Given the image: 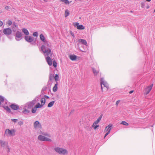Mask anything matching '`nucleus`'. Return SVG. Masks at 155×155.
Segmentation results:
<instances>
[{"instance_id": "nucleus-35", "label": "nucleus", "mask_w": 155, "mask_h": 155, "mask_svg": "<svg viewBox=\"0 0 155 155\" xmlns=\"http://www.w3.org/2000/svg\"><path fill=\"white\" fill-rule=\"evenodd\" d=\"M4 97L0 96V105H1V102L4 101Z\"/></svg>"}, {"instance_id": "nucleus-17", "label": "nucleus", "mask_w": 155, "mask_h": 155, "mask_svg": "<svg viewBox=\"0 0 155 155\" xmlns=\"http://www.w3.org/2000/svg\"><path fill=\"white\" fill-rule=\"evenodd\" d=\"M102 117V115H101L100 116V117L97 118V120H95L93 123L94 124L97 125L101 121V118Z\"/></svg>"}, {"instance_id": "nucleus-7", "label": "nucleus", "mask_w": 155, "mask_h": 155, "mask_svg": "<svg viewBox=\"0 0 155 155\" xmlns=\"http://www.w3.org/2000/svg\"><path fill=\"white\" fill-rule=\"evenodd\" d=\"M36 103L35 100H34L32 101L29 102L26 104L25 106L27 108H30L33 106Z\"/></svg>"}, {"instance_id": "nucleus-30", "label": "nucleus", "mask_w": 155, "mask_h": 155, "mask_svg": "<svg viewBox=\"0 0 155 155\" xmlns=\"http://www.w3.org/2000/svg\"><path fill=\"white\" fill-rule=\"evenodd\" d=\"M69 12L68 10H66L65 11V12L64 14V16L65 17H67L69 15Z\"/></svg>"}, {"instance_id": "nucleus-51", "label": "nucleus", "mask_w": 155, "mask_h": 155, "mask_svg": "<svg viewBox=\"0 0 155 155\" xmlns=\"http://www.w3.org/2000/svg\"><path fill=\"white\" fill-rule=\"evenodd\" d=\"M48 0H44V1L45 2H47Z\"/></svg>"}, {"instance_id": "nucleus-53", "label": "nucleus", "mask_w": 155, "mask_h": 155, "mask_svg": "<svg viewBox=\"0 0 155 155\" xmlns=\"http://www.w3.org/2000/svg\"><path fill=\"white\" fill-rule=\"evenodd\" d=\"M13 31L14 32H15L16 30H15L14 29H13Z\"/></svg>"}, {"instance_id": "nucleus-29", "label": "nucleus", "mask_w": 155, "mask_h": 155, "mask_svg": "<svg viewBox=\"0 0 155 155\" xmlns=\"http://www.w3.org/2000/svg\"><path fill=\"white\" fill-rule=\"evenodd\" d=\"M4 108L7 111L10 112H11V110L8 106H4Z\"/></svg>"}, {"instance_id": "nucleus-5", "label": "nucleus", "mask_w": 155, "mask_h": 155, "mask_svg": "<svg viewBox=\"0 0 155 155\" xmlns=\"http://www.w3.org/2000/svg\"><path fill=\"white\" fill-rule=\"evenodd\" d=\"M16 130L14 129L10 130L7 129L5 130L4 136L6 137L14 136L15 135Z\"/></svg>"}, {"instance_id": "nucleus-14", "label": "nucleus", "mask_w": 155, "mask_h": 155, "mask_svg": "<svg viewBox=\"0 0 155 155\" xmlns=\"http://www.w3.org/2000/svg\"><path fill=\"white\" fill-rule=\"evenodd\" d=\"M0 144L1 146L2 147L5 148L8 145V143L7 142L5 141H3L2 140L0 139Z\"/></svg>"}, {"instance_id": "nucleus-20", "label": "nucleus", "mask_w": 155, "mask_h": 155, "mask_svg": "<svg viewBox=\"0 0 155 155\" xmlns=\"http://www.w3.org/2000/svg\"><path fill=\"white\" fill-rule=\"evenodd\" d=\"M92 70L94 76H97L99 73V71L96 70L94 68H92Z\"/></svg>"}, {"instance_id": "nucleus-3", "label": "nucleus", "mask_w": 155, "mask_h": 155, "mask_svg": "<svg viewBox=\"0 0 155 155\" xmlns=\"http://www.w3.org/2000/svg\"><path fill=\"white\" fill-rule=\"evenodd\" d=\"M101 88L102 91L107 90L109 88V85L103 78L101 79Z\"/></svg>"}, {"instance_id": "nucleus-4", "label": "nucleus", "mask_w": 155, "mask_h": 155, "mask_svg": "<svg viewBox=\"0 0 155 155\" xmlns=\"http://www.w3.org/2000/svg\"><path fill=\"white\" fill-rule=\"evenodd\" d=\"M54 150L56 152L60 154L66 155L68 154V150L64 148L56 147L54 148Z\"/></svg>"}, {"instance_id": "nucleus-34", "label": "nucleus", "mask_w": 155, "mask_h": 155, "mask_svg": "<svg viewBox=\"0 0 155 155\" xmlns=\"http://www.w3.org/2000/svg\"><path fill=\"white\" fill-rule=\"evenodd\" d=\"M61 1L64 2L66 4L69 3V2L68 0H61Z\"/></svg>"}, {"instance_id": "nucleus-37", "label": "nucleus", "mask_w": 155, "mask_h": 155, "mask_svg": "<svg viewBox=\"0 0 155 155\" xmlns=\"http://www.w3.org/2000/svg\"><path fill=\"white\" fill-rule=\"evenodd\" d=\"M5 148H6L7 149V152H9L10 151V149L8 145V147H5Z\"/></svg>"}, {"instance_id": "nucleus-25", "label": "nucleus", "mask_w": 155, "mask_h": 155, "mask_svg": "<svg viewBox=\"0 0 155 155\" xmlns=\"http://www.w3.org/2000/svg\"><path fill=\"white\" fill-rule=\"evenodd\" d=\"M59 77L58 74H56L54 77V79L55 81H57L59 80Z\"/></svg>"}, {"instance_id": "nucleus-39", "label": "nucleus", "mask_w": 155, "mask_h": 155, "mask_svg": "<svg viewBox=\"0 0 155 155\" xmlns=\"http://www.w3.org/2000/svg\"><path fill=\"white\" fill-rule=\"evenodd\" d=\"M11 120L14 122H16L18 121V119H12Z\"/></svg>"}, {"instance_id": "nucleus-50", "label": "nucleus", "mask_w": 155, "mask_h": 155, "mask_svg": "<svg viewBox=\"0 0 155 155\" xmlns=\"http://www.w3.org/2000/svg\"><path fill=\"white\" fill-rule=\"evenodd\" d=\"M147 2H150L151 0H146Z\"/></svg>"}, {"instance_id": "nucleus-32", "label": "nucleus", "mask_w": 155, "mask_h": 155, "mask_svg": "<svg viewBox=\"0 0 155 155\" xmlns=\"http://www.w3.org/2000/svg\"><path fill=\"white\" fill-rule=\"evenodd\" d=\"M54 101L49 103V107H51L54 105Z\"/></svg>"}, {"instance_id": "nucleus-2", "label": "nucleus", "mask_w": 155, "mask_h": 155, "mask_svg": "<svg viewBox=\"0 0 155 155\" xmlns=\"http://www.w3.org/2000/svg\"><path fill=\"white\" fill-rule=\"evenodd\" d=\"M40 51L43 52L46 57V61L48 64V48H47L45 45H42L41 47Z\"/></svg>"}, {"instance_id": "nucleus-27", "label": "nucleus", "mask_w": 155, "mask_h": 155, "mask_svg": "<svg viewBox=\"0 0 155 155\" xmlns=\"http://www.w3.org/2000/svg\"><path fill=\"white\" fill-rule=\"evenodd\" d=\"M22 112L24 114H27L29 113L30 111L28 110L25 109Z\"/></svg>"}, {"instance_id": "nucleus-1", "label": "nucleus", "mask_w": 155, "mask_h": 155, "mask_svg": "<svg viewBox=\"0 0 155 155\" xmlns=\"http://www.w3.org/2000/svg\"><path fill=\"white\" fill-rule=\"evenodd\" d=\"M40 135L38 136V139L41 141H48V133L46 132H42L41 131H40Z\"/></svg>"}, {"instance_id": "nucleus-26", "label": "nucleus", "mask_w": 155, "mask_h": 155, "mask_svg": "<svg viewBox=\"0 0 155 155\" xmlns=\"http://www.w3.org/2000/svg\"><path fill=\"white\" fill-rule=\"evenodd\" d=\"M121 124L126 126H128L129 125L128 123L125 121H122L121 123Z\"/></svg>"}, {"instance_id": "nucleus-6", "label": "nucleus", "mask_w": 155, "mask_h": 155, "mask_svg": "<svg viewBox=\"0 0 155 155\" xmlns=\"http://www.w3.org/2000/svg\"><path fill=\"white\" fill-rule=\"evenodd\" d=\"M22 34L21 31H17L15 33V38L17 41H19L22 39Z\"/></svg>"}, {"instance_id": "nucleus-47", "label": "nucleus", "mask_w": 155, "mask_h": 155, "mask_svg": "<svg viewBox=\"0 0 155 155\" xmlns=\"http://www.w3.org/2000/svg\"><path fill=\"white\" fill-rule=\"evenodd\" d=\"M14 27H17V26L15 24H14Z\"/></svg>"}, {"instance_id": "nucleus-40", "label": "nucleus", "mask_w": 155, "mask_h": 155, "mask_svg": "<svg viewBox=\"0 0 155 155\" xmlns=\"http://www.w3.org/2000/svg\"><path fill=\"white\" fill-rule=\"evenodd\" d=\"M12 24V22L11 21L9 20L8 22V24L9 25H11Z\"/></svg>"}, {"instance_id": "nucleus-49", "label": "nucleus", "mask_w": 155, "mask_h": 155, "mask_svg": "<svg viewBox=\"0 0 155 155\" xmlns=\"http://www.w3.org/2000/svg\"><path fill=\"white\" fill-rule=\"evenodd\" d=\"M49 54H50V53L51 52V50L50 49H49Z\"/></svg>"}, {"instance_id": "nucleus-22", "label": "nucleus", "mask_w": 155, "mask_h": 155, "mask_svg": "<svg viewBox=\"0 0 155 155\" xmlns=\"http://www.w3.org/2000/svg\"><path fill=\"white\" fill-rule=\"evenodd\" d=\"M58 83H57L56 84H55L53 88V91L54 92H56L58 90Z\"/></svg>"}, {"instance_id": "nucleus-56", "label": "nucleus", "mask_w": 155, "mask_h": 155, "mask_svg": "<svg viewBox=\"0 0 155 155\" xmlns=\"http://www.w3.org/2000/svg\"><path fill=\"white\" fill-rule=\"evenodd\" d=\"M82 51L83 52H84V51Z\"/></svg>"}, {"instance_id": "nucleus-12", "label": "nucleus", "mask_w": 155, "mask_h": 155, "mask_svg": "<svg viewBox=\"0 0 155 155\" xmlns=\"http://www.w3.org/2000/svg\"><path fill=\"white\" fill-rule=\"evenodd\" d=\"M153 84H151L150 86H148L145 89V93L146 94H148L150 91H151V89H152V87H153Z\"/></svg>"}, {"instance_id": "nucleus-54", "label": "nucleus", "mask_w": 155, "mask_h": 155, "mask_svg": "<svg viewBox=\"0 0 155 155\" xmlns=\"http://www.w3.org/2000/svg\"><path fill=\"white\" fill-rule=\"evenodd\" d=\"M46 97H47V98H48V96H46Z\"/></svg>"}, {"instance_id": "nucleus-11", "label": "nucleus", "mask_w": 155, "mask_h": 155, "mask_svg": "<svg viewBox=\"0 0 155 155\" xmlns=\"http://www.w3.org/2000/svg\"><path fill=\"white\" fill-rule=\"evenodd\" d=\"M25 39L26 41L29 43L32 42L34 40L33 37L28 35L25 36Z\"/></svg>"}, {"instance_id": "nucleus-10", "label": "nucleus", "mask_w": 155, "mask_h": 155, "mask_svg": "<svg viewBox=\"0 0 155 155\" xmlns=\"http://www.w3.org/2000/svg\"><path fill=\"white\" fill-rule=\"evenodd\" d=\"M34 125L35 129H41L42 127L41 124L38 121H35L34 122Z\"/></svg>"}, {"instance_id": "nucleus-21", "label": "nucleus", "mask_w": 155, "mask_h": 155, "mask_svg": "<svg viewBox=\"0 0 155 155\" xmlns=\"http://www.w3.org/2000/svg\"><path fill=\"white\" fill-rule=\"evenodd\" d=\"M40 40L43 42H45V38L43 35L41 34L40 35Z\"/></svg>"}, {"instance_id": "nucleus-52", "label": "nucleus", "mask_w": 155, "mask_h": 155, "mask_svg": "<svg viewBox=\"0 0 155 155\" xmlns=\"http://www.w3.org/2000/svg\"><path fill=\"white\" fill-rule=\"evenodd\" d=\"M45 90V88H43L42 89V90Z\"/></svg>"}, {"instance_id": "nucleus-28", "label": "nucleus", "mask_w": 155, "mask_h": 155, "mask_svg": "<svg viewBox=\"0 0 155 155\" xmlns=\"http://www.w3.org/2000/svg\"><path fill=\"white\" fill-rule=\"evenodd\" d=\"M92 127H93L94 130H96L97 128L99 127V125H96L94 124H93L92 125Z\"/></svg>"}, {"instance_id": "nucleus-42", "label": "nucleus", "mask_w": 155, "mask_h": 155, "mask_svg": "<svg viewBox=\"0 0 155 155\" xmlns=\"http://www.w3.org/2000/svg\"><path fill=\"white\" fill-rule=\"evenodd\" d=\"M141 7L142 8H143L144 6V4L142 2L141 3Z\"/></svg>"}, {"instance_id": "nucleus-45", "label": "nucleus", "mask_w": 155, "mask_h": 155, "mask_svg": "<svg viewBox=\"0 0 155 155\" xmlns=\"http://www.w3.org/2000/svg\"><path fill=\"white\" fill-rule=\"evenodd\" d=\"M119 102H120V101H117V102H116V105H118V104L119 103Z\"/></svg>"}, {"instance_id": "nucleus-31", "label": "nucleus", "mask_w": 155, "mask_h": 155, "mask_svg": "<svg viewBox=\"0 0 155 155\" xmlns=\"http://www.w3.org/2000/svg\"><path fill=\"white\" fill-rule=\"evenodd\" d=\"M37 108L35 107L33 108L31 110L32 112L33 113H35L37 110Z\"/></svg>"}, {"instance_id": "nucleus-33", "label": "nucleus", "mask_w": 155, "mask_h": 155, "mask_svg": "<svg viewBox=\"0 0 155 155\" xmlns=\"http://www.w3.org/2000/svg\"><path fill=\"white\" fill-rule=\"evenodd\" d=\"M42 106V104L41 105L39 103H38L35 105V107L37 108L41 107Z\"/></svg>"}, {"instance_id": "nucleus-9", "label": "nucleus", "mask_w": 155, "mask_h": 155, "mask_svg": "<svg viewBox=\"0 0 155 155\" xmlns=\"http://www.w3.org/2000/svg\"><path fill=\"white\" fill-rule=\"evenodd\" d=\"M73 25L74 26H76L77 28L79 30H84L85 27L82 25H79V23L78 22L74 23Z\"/></svg>"}, {"instance_id": "nucleus-44", "label": "nucleus", "mask_w": 155, "mask_h": 155, "mask_svg": "<svg viewBox=\"0 0 155 155\" xmlns=\"http://www.w3.org/2000/svg\"><path fill=\"white\" fill-rule=\"evenodd\" d=\"M3 22L1 21H0V27L2 26L3 25Z\"/></svg>"}, {"instance_id": "nucleus-13", "label": "nucleus", "mask_w": 155, "mask_h": 155, "mask_svg": "<svg viewBox=\"0 0 155 155\" xmlns=\"http://www.w3.org/2000/svg\"><path fill=\"white\" fill-rule=\"evenodd\" d=\"M57 62L55 60L53 61L52 62L51 58L49 57V65H51L53 64L54 67L56 68L57 66Z\"/></svg>"}, {"instance_id": "nucleus-38", "label": "nucleus", "mask_w": 155, "mask_h": 155, "mask_svg": "<svg viewBox=\"0 0 155 155\" xmlns=\"http://www.w3.org/2000/svg\"><path fill=\"white\" fill-rule=\"evenodd\" d=\"M18 124L20 126L22 125L23 124V122L22 121H20L18 122Z\"/></svg>"}, {"instance_id": "nucleus-46", "label": "nucleus", "mask_w": 155, "mask_h": 155, "mask_svg": "<svg viewBox=\"0 0 155 155\" xmlns=\"http://www.w3.org/2000/svg\"><path fill=\"white\" fill-rule=\"evenodd\" d=\"M150 8V6L149 5H148L146 7V8L147 9H148V8Z\"/></svg>"}, {"instance_id": "nucleus-43", "label": "nucleus", "mask_w": 155, "mask_h": 155, "mask_svg": "<svg viewBox=\"0 0 155 155\" xmlns=\"http://www.w3.org/2000/svg\"><path fill=\"white\" fill-rule=\"evenodd\" d=\"M109 133V132H107L104 135V138H105Z\"/></svg>"}, {"instance_id": "nucleus-8", "label": "nucleus", "mask_w": 155, "mask_h": 155, "mask_svg": "<svg viewBox=\"0 0 155 155\" xmlns=\"http://www.w3.org/2000/svg\"><path fill=\"white\" fill-rule=\"evenodd\" d=\"M3 32L5 35H8L12 34V31L10 28H7L3 29Z\"/></svg>"}, {"instance_id": "nucleus-23", "label": "nucleus", "mask_w": 155, "mask_h": 155, "mask_svg": "<svg viewBox=\"0 0 155 155\" xmlns=\"http://www.w3.org/2000/svg\"><path fill=\"white\" fill-rule=\"evenodd\" d=\"M79 41L84 44L85 45L87 46V42L85 40L82 39H80L79 40Z\"/></svg>"}, {"instance_id": "nucleus-36", "label": "nucleus", "mask_w": 155, "mask_h": 155, "mask_svg": "<svg viewBox=\"0 0 155 155\" xmlns=\"http://www.w3.org/2000/svg\"><path fill=\"white\" fill-rule=\"evenodd\" d=\"M33 35L34 36L37 37L38 36V32H34L33 33Z\"/></svg>"}, {"instance_id": "nucleus-24", "label": "nucleus", "mask_w": 155, "mask_h": 155, "mask_svg": "<svg viewBox=\"0 0 155 155\" xmlns=\"http://www.w3.org/2000/svg\"><path fill=\"white\" fill-rule=\"evenodd\" d=\"M41 103L42 105H43L45 104V99L44 98H42L41 100Z\"/></svg>"}, {"instance_id": "nucleus-18", "label": "nucleus", "mask_w": 155, "mask_h": 155, "mask_svg": "<svg viewBox=\"0 0 155 155\" xmlns=\"http://www.w3.org/2000/svg\"><path fill=\"white\" fill-rule=\"evenodd\" d=\"M22 32L26 35L27 36L29 34V32L25 28H23L22 29Z\"/></svg>"}, {"instance_id": "nucleus-55", "label": "nucleus", "mask_w": 155, "mask_h": 155, "mask_svg": "<svg viewBox=\"0 0 155 155\" xmlns=\"http://www.w3.org/2000/svg\"><path fill=\"white\" fill-rule=\"evenodd\" d=\"M154 12H155V9H154Z\"/></svg>"}, {"instance_id": "nucleus-16", "label": "nucleus", "mask_w": 155, "mask_h": 155, "mask_svg": "<svg viewBox=\"0 0 155 155\" xmlns=\"http://www.w3.org/2000/svg\"><path fill=\"white\" fill-rule=\"evenodd\" d=\"M11 108L14 110H17L19 109V106L17 105L12 104L10 105Z\"/></svg>"}, {"instance_id": "nucleus-19", "label": "nucleus", "mask_w": 155, "mask_h": 155, "mask_svg": "<svg viewBox=\"0 0 155 155\" xmlns=\"http://www.w3.org/2000/svg\"><path fill=\"white\" fill-rule=\"evenodd\" d=\"M77 56L74 55H71L69 56V58L72 61H74L76 59Z\"/></svg>"}, {"instance_id": "nucleus-48", "label": "nucleus", "mask_w": 155, "mask_h": 155, "mask_svg": "<svg viewBox=\"0 0 155 155\" xmlns=\"http://www.w3.org/2000/svg\"><path fill=\"white\" fill-rule=\"evenodd\" d=\"M133 92V91H131L129 92L130 94H131Z\"/></svg>"}, {"instance_id": "nucleus-41", "label": "nucleus", "mask_w": 155, "mask_h": 155, "mask_svg": "<svg viewBox=\"0 0 155 155\" xmlns=\"http://www.w3.org/2000/svg\"><path fill=\"white\" fill-rule=\"evenodd\" d=\"M5 9L7 10H8L10 9V8L8 6H6L5 7Z\"/></svg>"}, {"instance_id": "nucleus-15", "label": "nucleus", "mask_w": 155, "mask_h": 155, "mask_svg": "<svg viewBox=\"0 0 155 155\" xmlns=\"http://www.w3.org/2000/svg\"><path fill=\"white\" fill-rule=\"evenodd\" d=\"M112 124H109L107 126H106L104 129V131L109 132L110 133L111 129V127L112 126Z\"/></svg>"}]
</instances>
